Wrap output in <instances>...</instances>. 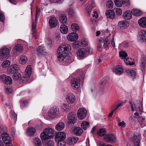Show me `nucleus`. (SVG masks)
<instances>
[{"mask_svg":"<svg viewBox=\"0 0 146 146\" xmlns=\"http://www.w3.org/2000/svg\"><path fill=\"white\" fill-rule=\"evenodd\" d=\"M70 46L68 45H63L60 46L58 48V58L59 61L63 60L68 54Z\"/></svg>","mask_w":146,"mask_h":146,"instance_id":"nucleus-1","label":"nucleus"},{"mask_svg":"<svg viewBox=\"0 0 146 146\" xmlns=\"http://www.w3.org/2000/svg\"><path fill=\"white\" fill-rule=\"evenodd\" d=\"M54 136V131L52 129L48 127L45 129L43 132L40 134V137L42 140L46 141L50 139Z\"/></svg>","mask_w":146,"mask_h":146,"instance_id":"nucleus-2","label":"nucleus"},{"mask_svg":"<svg viewBox=\"0 0 146 146\" xmlns=\"http://www.w3.org/2000/svg\"><path fill=\"white\" fill-rule=\"evenodd\" d=\"M83 80V78L80 77L73 79L71 81V85L72 88L74 90L78 89L80 87V82Z\"/></svg>","mask_w":146,"mask_h":146,"instance_id":"nucleus-3","label":"nucleus"},{"mask_svg":"<svg viewBox=\"0 0 146 146\" xmlns=\"http://www.w3.org/2000/svg\"><path fill=\"white\" fill-rule=\"evenodd\" d=\"M0 79L3 83L6 84L10 85L12 82L11 78L9 76H6L5 75L3 74L0 76Z\"/></svg>","mask_w":146,"mask_h":146,"instance_id":"nucleus-4","label":"nucleus"},{"mask_svg":"<svg viewBox=\"0 0 146 146\" xmlns=\"http://www.w3.org/2000/svg\"><path fill=\"white\" fill-rule=\"evenodd\" d=\"M87 114V111L83 108L79 109L77 112V117L79 119L82 120L85 117Z\"/></svg>","mask_w":146,"mask_h":146,"instance_id":"nucleus-5","label":"nucleus"},{"mask_svg":"<svg viewBox=\"0 0 146 146\" xmlns=\"http://www.w3.org/2000/svg\"><path fill=\"white\" fill-rule=\"evenodd\" d=\"M105 141L108 143H113L116 140L115 136L112 134H108L105 135L104 137Z\"/></svg>","mask_w":146,"mask_h":146,"instance_id":"nucleus-6","label":"nucleus"},{"mask_svg":"<svg viewBox=\"0 0 146 146\" xmlns=\"http://www.w3.org/2000/svg\"><path fill=\"white\" fill-rule=\"evenodd\" d=\"M87 51L84 48L79 49L77 52V55L80 59H83L87 56Z\"/></svg>","mask_w":146,"mask_h":146,"instance_id":"nucleus-7","label":"nucleus"},{"mask_svg":"<svg viewBox=\"0 0 146 146\" xmlns=\"http://www.w3.org/2000/svg\"><path fill=\"white\" fill-rule=\"evenodd\" d=\"M59 113V109L56 107H54L50 110L48 113V116L53 118L58 115Z\"/></svg>","mask_w":146,"mask_h":146,"instance_id":"nucleus-8","label":"nucleus"},{"mask_svg":"<svg viewBox=\"0 0 146 146\" xmlns=\"http://www.w3.org/2000/svg\"><path fill=\"white\" fill-rule=\"evenodd\" d=\"M66 138L65 133L63 132H59L57 133L55 136L56 141L65 140Z\"/></svg>","mask_w":146,"mask_h":146,"instance_id":"nucleus-9","label":"nucleus"},{"mask_svg":"<svg viewBox=\"0 0 146 146\" xmlns=\"http://www.w3.org/2000/svg\"><path fill=\"white\" fill-rule=\"evenodd\" d=\"M66 100L69 104H73L75 102L76 98L74 94L69 93L67 95Z\"/></svg>","mask_w":146,"mask_h":146,"instance_id":"nucleus-10","label":"nucleus"},{"mask_svg":"<svg viewBox=\"0 0 146 146\" xmlns=\"http://www.w3.org/2000/svg\"><path fill=\"white\" fill-rule=\"evenodd\" d=\"M2 138L4 142L7 144L10 143L11 141L9 135L6 132H4L1 135Z\"/></svg>","mask_w":146,"mask_h":146,"instance_id":"nucleus-11","label":"nucleus"},{"mask_svg":"<svg viewBox=\"0 0 146 146\" xmlns=\"http://www.w3.org/2000/svg\"><path fill=\"white\" fill-rule=\"evenodd\" d=\"M19 70L18 66L16 64L11 65L7 69L9 73L11 74H14L17 72Z\"/></svg>","mask_w":146,"mask_h":146,"instance_id":"nucleus-12","label":"nucleus"},{"mask_svg":"<svg viewBox=\"0 0 146 146\" xmlns=\"http://www.w3.org/2000/svg\"><path fill=\"white\" fill-rule=\"evenodd\" d=\"M130 141L133 143L134 146H139L140 139L138 135H134L131 139Z\"/></svg>","mask_w":146,"mask_h":146,"instance_id":"nucleus-13","label":"nucleus"},{"mask_svg":"<svg viewBox=\"0 0 146 146\" xmlns=\"http://www.w3.org/2000/svg\"><path fill=\"white\" fill-rule=\"evenodd\" d=\"M9 50L8 48H4L0 50V55L4 56L6 59H7L9 56Z\"/></svg>","mask_w":146,"mask_h":146,"instance_id":"nucleus-14","label":"nucleus"},{"mask_svg":"<svg viewBox=\"0 0 146 146\" xmlns=\"http://www.w3.org/2000/svg\"><path fill=\"white\" fill-rule=\"evenodd\" d=\"M49 24L51 28H55L57 26L58 20L56 17H52L49 19Z\"/></svg>","mask_w":146,"mask_h":146,"instance_id":"nucleus-15","label":"nucleus"},{"mask_svg":"<svg viewBox=\"0 0 146 146\" xmlns=\"http://www.w3.org/2000/svg\"><path fill=\"white\" fill-rule=\"evenodd\" d=\"M67 38L69 41L73 42L78 39V36L76 33H72L68 34Z\"/></svg>","mask_w":146,"mask_h":146,"instance_id":"nucleus-16","label":"nucleus"},{"mask_svg":"<svg viewBox=\"0 0 146 146\" xmlns=\"http://www.w3.org/2000/svg\"><path fill=\"white\" fill-rule=\"evenodd\" d=\"M135 110L137 112H140L142 110V103L139 100H137L134 104ZM135 111V110H134Z\"/></svg>","mask_w":146,"mask_h":146,"instance_id":"nucleus-17","label":"nucleus"},{"mask_svg":"<svg viewBox=\"0 0 146 146\" xmlns=\"http://www.w3.org/2000/svg\"><path fill=\"white\" fill-rule=\"evenodd\" d=\"M78 138L76 137H72L68 138L67 141V144L71 145L75 144L78 140Z\"/></svg>","mask_w":146,"mask_h":146,"instance_id":"nucleus-18","label":"nucleus"},{"mask_svg":"<svg viewBox=\"0 0 146 146\" xmlns=\"http://www.w3.org/2000/svg\"><path fill=\"white\" fill-rule=\"evenodd\" d=\"M36 53L45 55L46 54V50L44 46L40 45L38 46L36 48Z\"/></svg>","mask_w":146,"mask_h":146,"instance_id":"nucleus-19","label":"nucleus"},{"mask_svg":"<svg viewBox=\"0 0 146 146\" xmlns=\"http://www.w3.org/2000/svg\"><path fill=\"white\" fill-rule=\"evenodd\" d=\"M105 14L107 17L110 19H113L115 16V12L112 10H109L108 11H106Z\"/></svg>","mask_w":146,"mask_h":146,"instance_id":"nucleus-20","label":"nucleus"},{"mask_svg":"<svg viewBox=\"0 0 146 146\" xmlns=\"http://www.w3.org/2000/svg\"><path fill=\"white\" fill-rule=\"evenodd\" d=\"M113 72L117 74H121L123 72V69L120 65L116 66L114 68Z\"/></svg>","mask_w":146,"mask_h":146,"instance_id":"nucleus-21","label":"nucleus"},{"mask_svg":"<svg viewBox=\"0 0 146 146\" xmlns=\"http://www.w3.org/2000/svg\"><path fill=\"white\" fill-rule=\"evenodd\" d=\"M69 122L71 124H73L75 123L76 121L75 119L74 114L72 113H69L67 116Z\"/></svg>","mask_w":146,"mask_h":146,"instance_id":"nucleus-22","label":"nucleus"},{"mask_svg":"<svg viewBox=\"0 0 146 146\" xmlns=\"http://www.w3.org/2000/svg\"><path fill=\"white\" fill-rule=\"evenodd\" d=\"M140 68L142 71L145 69L146 64V59L144 56H142L141 58Z\"/></svg>","mask_w":146,"mask_h":146,"instance_id":"nucleus-23","label":"nucleus"},{"mask_svg":"<svg viewBox=\"0 0 146 146\" xmlns=\"http://www.w3.org/2000/svg\"><path fill=\"white\" fill-rule=\"evenodd\" d=\"M139 25L143 27H146V17H143L140 19L138 20Z\"/></svg>","mask_w":146,"mask_h":146,"instance_id":"nucleus-24","label":"nucleus"},{"mask_svg":"<svg viewBox=\"0 0 146 146\" xmlns=\"http://www.w3.org/2000/svg\"><path fill=\"white\" fill-rule=\"evenodd\" d=\"M110 36H108L105 38L104 40L103 39L101 40L102 41V42L103 44V47L104 48H106L107 47L108 45L110 44Z\"/></svg>","mask_w":146,"mask_h":146,"instance_id":"nucleus-25","label":"nucleus"},{"mask_svg":"<svg viewBox=\"0 0 146 146\" xmlns=\"http://www.w3.org/2000/svg\"><path fill=\"white\" fill-rule=\"evenodd\" d=\"M74 133L77 136L81 135L82 133L83 130L81 128L77 127L75 128L73 131Z\"/></svg>","mask_w":146,"mask_h":146,"instance_id":"nucleus-26","label":"nucleus"},{"mask_svg":"<svg viewBox=\"0 0 146 146\" xmlns=\"http://www.w3.org/2000/svg\"><path fill=\"white\" fill-rule=\"evenodd\" d=\"M131 13L129 10H127L125 11L123 15L124 19L126 20H129L132 17Z\"/></svg>","mask_w":146,"mask_h":146,"instance_id":"nucleus-27","label":"nucleus"},{"mask_svg":"<svg viewBox=\"0 0 146 146\" xmlns=\"http://www.w3.org/2000/svg\"><path fill=\"white\" fill-rule=\"evenodd\" d=\"M139 34L141 40L143 41H146V31L141 30L139 32Z\"/></svg>","mask_w":146,"mask_h":146,"instance_id":"nucleus-28","label":"nucleus"},{"mask_svg":"<svg viewBox=\"0 0 146 146\" xmlns=\"http://www.w3.org/2000/svg\"><path fill=\"white\" fill-rule=\"evenodd\" d=\"M36 22H33L32 23V35L35 38H37V36L36 34Z\"/></svg>","mask_w":146,"mask_h":146,"instance_id":"nucleus-29","label":"nucleus"},{"mask_svg":"<svg viewBox=\"0 0 146 146\" xmlns=\"http://www.w3.org/2000/svg\"><path fill=\"white\" fill-rule=\"evenodd\" d=\"M32 73V68L31 65H28L25 70V76L28 78H29Z\"/></svg>","mask_w":146,"mask_h":146,"instance_id":"nucleus-30","label":"nucleus"},{"mask_svg":"<svg viewBox=\"0 0 146 146\" xmlns=\"http://www.w3.org/2000/svg\"><path fill=\"white\" fill-rule=\"evenodd\" d=\"M65 125L63 122H60L57 123L55 126V129L58 131L62 130L64 128Z\"/></svg>","mask_w":146,"mask_h":146,"instance_id":"nucleus-31","label":"nucleus"},{"mask_svg":"<svg viewBox=\"0 0 146 146\" xmlns=\"http://www.w3.org/2000/svg\"><path fill=\"white\" fill-rule=\"evenodd\" d=\"M60 22L63 24H65L67 22V17L64 14H62L59 17Z\"/></svg>","mask_w":146,"mask_h":146,"instance_id":"nucleus-32","label":"nucleus"},{"mask_svg":"<svg viewBox=\"0 0 146 146\" xmlns=\"http://www.w3.org/2000/svg\"><path fill=\"white\" fill-rule=\"evenodd\" d=\"M35 129L33 127H29L27 130V134L29 136L33 135L35 133Z\"/></svg>","mask_w":146,"mask_h":146,"instance_id":"nucleus-33","label":"nucleus"},{"mask_svg":"<svg viewBox=\"0 0 146 146\" xmlns=\"http://www.w3.org/2000/svg\"><path fill=\"white\" fill-rule=\"evenodd\" d=\"M65 25H61L60 28V31L63 34H67L68 31L67 27Z\"/></svg>","mask_w":146,"mask_h":146,"instance_id":"nucleus-34","label":"nucleus"},{"mask_svg":"<svg viewBox=\"0 0 146 146\" xmlns=\"http://www.w3.org/2000/svg\"><path fill=\"white\" fill-rule=\"evenodd\" d=\"M129 25V23L126 21H121L119 23V27L122 29L126 28Z\"/></svg>","mask_w":146,"mask_h":146,"instance_id":"nucleus-35","label":"nucleus"},{"mask_svg":"<svg viewBox=\"0 0 146 146\" xmlns=\"http://www.w3.org/2000/svg\"><path fill=\"white\" fill-rule=\"evenodd\" d=\"M81 126L83 129L86 130L90 127L89 123L86 121H84L82 123Z\"/></svg>","mask_w":146,"mask_h":146,"instance_id":"nucleus-36","label":"nucleus"},{"mask_svg":"<svg viewBox=\"0 0 146 146\" xmlns=\"http://www.w3.org/2000/svg\"><path fill=\"white\" fill-rule=\"evenodd\" d=\"M126 71L127 75L133 77H134L136 75V73L135 72L131 69H127Z\"/></svg>","mask_w":146,"mask_h":146,"instance_id":"nucleus-37","label":"nucleus"},{"mask_svg":"<svg viewBox=\"0 0 146 146\" xmlns=\"http://www.w3.org/2000/svg\"><path fill=\"white\" fill-rule=\"evenodd\" d=\"M131 13L133 15L137 16H140L142 13V12L140 10L135 9H133Z\"/></svg>","mask_w":146,"mask_h":146,"instance_id":"nucleus-38","label":"nucleus"},{"mask_svg":"<svg viewBox=\"0 0 146 146\" xmlns=\"http://www.w3.org/2000/svg\"><path fill=\"white\" fill-rule=\"evenodd\" d=\"M33 141L35 146H42L41 141L39 138H35Z\"/></svg>","mask_w":146,"mask_h":146,"instance_id":"nucleus-39","label":"nucleus"},{"mask_svg":"<svg viewBox=\"0 0 146 146\" xmlns=\"http://www.w3.org/2000/svg\"><path fill=\"white\" fill-rule=\"evenodd\" d=\"M106 133L105 129L102 128L99 130L97 132V134L100 136H104Z\"/></svg>","mask_w":146,"mask_h":146,"instance_id":"nucleus-40","label":"nucleus"},{"mask_svg":"<svg viewBox=\"0 0 146 146\" xmlns=\"http://www.w3.org/2000/svg\"><path fill=\"white\" fill-rule=\"evenodd\" d=\"M137 120L141 125H142L144 126L145 123V118L142 116H139Z\"/></svg>","mask_w":146,"mask_h":146,"instance_id":"nucleus-41","label":"nucleus"},{"mask_svg":"<svg viewBox=\"0 0 146 146\" xmlns=\"http://www.w3.org/2000/svg\"><path fill=\"white\" fill-rule=\"evenodd\" d=\"M27 61V59L26 57L25 56H22L20 59L19 62L20 64H24Z\"/></svg>","mask_w":146,"mask_h":146,"instance_id":"nucleus-42","label":"nucleus"},{"mask_svg":"<svg viewBox=\"0 0 146 146\" xmlns=\"http://www.w3.org/2000/svg\"><path fill=\"white\" fill-rule=\"evenodd\" d=\"M22 50V46L21 45L18 44L16 46L15 48L13 50V51L14 52H21Z\"/></svg>","mask_w":146,"mask_h":146,"instance_id":"nucleus-43","label":"nucleus"},{"mask_svg":"<svg viewBox=\"0 0 146 146\" xmlns=\"http://www.w3.org/2000/svg\"><path fill=\"white\" fill-rule=\"evenodd\" d=\"M71 28L73 31L75 32L79 31V26L76 23L72 24L71 26Z\"/></svg>","mask_w":146,"mask_h":146,"instance_id":"nucleus-44","label":"nucleus"},{"mask_svg":"<svg viewBox=\"0 0 146 146\" xmlns=\"http://www.w3.org/2000/svg\"><path fill=\"white\" fill-rule=\"evenodd\" d=\"M69 109V106L68 105L63 104L61 107V109L62 110L65 112L68 111V110Z\"/></svg>","mask_w":146,"mask_h":146,"instance_id":"nucleus-45","label":"nucleus"},{"mask_svg":"<svg viewBox=\"0 0 146 146\" xmlns=\"http://www.w3.org/2000/svg\"><path fill=\"white\" fill-rule=\"evenodd\" d=\"M119 55L121 58L125 59L127 55L125 52L121 51L119 52Z\"/></svg>","mask_w":146,"mask_h":146,"instance_id":"nucleus-46","label":"nucleus"},{"mask_svg":"<svg viewBox=\"0 0 146 146\" xmlns=\"http://www.w3.org/2000/svg\"><path fill=\"white\" fill-rule=\"evenodd\" d=\"M15 74L13 76V79L14 80L17 81V80H20L21 79L20 78L21 77V74L20 73H17Z\"/></svg>","mask_w":146,"mask_h":146,"instance_id":"nucleus-47","label":"nucleus"},{"mask_svg":"<svg viewBox=\"0 0 146 146\" xmlns=\"http://www.w3.org/2000/svg\"><path fill=\"white\" fill-rule=\"evenodd\" d=\"M114 2L116 6L118 7H121L123 3L122 0H114Z\"/></svg>","mask_w":146,"mask_h":146,"instance_id":"nucleus-48","label":"nucleus"},{"mask_svg":"<svg viewBox=\"0 0 146 146\" xmlns=\"http://www.w3.org/2000/svg\"><path fill=\"white\" fill-rule=\"evenodd\" d=\"M10 62L9 60H6L4 61L2 64V66L4 68L7 67L10 64Z\"/></svg>","mask_w":146,"mask_h":146,"instance_id":"nucleus-49","label":"nucleus"},{"mask_svg":"<svg viewBox=\"0 0 146 146\" xmlns=\"http://www.w3.org/2000/svg\"><path fill=\"white\" fill-rule=\"evenodd\" d=\"M57 141L58 142L57 146H65L66 143L64 141V140L58 141Z\"/></svg>","mask_w":146,"mask_h":146,"instance_id":"nucleus-50","label":"nucleus"},{"mask_svg":"<svg viewBox=\"0 0 146 146\" xmlns=\"http://www.w3.org/2000/svg\"><path fill=\"white\" fill-rule=\"evenodd\" d=\"M107 6L109 8H112L113 6V3L111 0H109L107 3Z\"/></svg>","mask_w":146,"mask_h":146,"instance_id":"nucleus-51","label":"nucleus"},{"mask_svg":"<svg viewBox=\"0 0 146 146\" xmlns=\"http://www.w3.org/2000/svg\"><path fill=\"white\" fill-rule=\"evenodd\" d=\"M46 143L47 146H54V141L51 140L48 141Z\"/></svg>","mask_w":146,"mask_h":146,"instance_id":"nucleus-52","label":"nucleus"},{"mask_svg":"<svg viewBox=\"0 0 146 146\" xmlns=\"http://www.w3.org/2000/svg\"><path fill=\"white\" fill-rule=\"evenodd\" d=\"M115 11L116 14L118 15H120L122 13V10L120 8H117L115 9Z\"/></svg>","mask_w":146,"mask_h":146,"instance_id":"nucleus-53","label":"nucleus"},{"mask_svg":"<svg viewBox=\"0 0 146 146\" xmlns=\"http://www.w3.org/2000/svg\"><path fill=\"white\" fill-rule=\"evenodd\" d=\"M11 119L13 120V121L15 122L17 119V115L15 113H11Z\"/></svg>","mask_w":146,"mask_h":146,"instance_id":"nucleus-54","label":"nucleus"},{"mask_svg":"<svg viewBox=\"0 0 146 146\" xmlns=\"http://www.w3.org/2000/svg\"><path fill=\"white\" fill-rule=\"evenodd\" d=\"M129 58L128 59H125L124 60V62L127 65H133L135 64V63L134 62H131L129 61L128 60H129Z\"/></svg>","mask_w":146,"mask_h":146,"instance_id":"nucleus-55","label":"nucleus"},{"mask_svg":"<svg viewBox=\"0 0 146 146\" xmlns=\"http://www.w3.org/2000/svg\"><path fill=\"white\" fill-rule=\"evenodd\" d=\"M95 7L94 5H92V6L89 5L86 8V9L89 13H90L92 11V8H94Z\"/></svg>","mask_w":146,"mask_h":146,"instance_id":"nucleus-56","label":"nucleus"},{"mask_svg":"<svg viewBox=\"0 0 146 146\" xmlns=\"http://www.w3.org/2000/svg\"><path fill=\"white\" fill-rule=\"evenodd\" d=\"M74 13V10L72 9H70L69 11L68 14L71 17L73 15Z\"/></svg>","mask_w":146,"mask_h":146,"instance_id":"nucleus-57","label":"nucleus"},{"mask_svg":"<svg viewBox=\"0 0 146 146\" xmlns=\"http://www.w3.org/2000/svg\"><path fill=\"white\" fill-rule=\"evenodd\" d=\"M5 91L7 93L9 94L11 92L12 90L10 88L6 87H5Z\"/></svg>","mask_w":146,"mask_h":146,"instance_id":"nucleus-58","label":"nucleus"},{"mask_svg":"<svg viewBox=\"0 0 146 146\" xmlns=\"http://www.w3.org/2000/svg\"><path fill=\"white\" fill-rule=\"evenodd\" d=\"M4 16L2 13L0 12V21H4Z\"/></svg>","mask_w":146,"mask_h":146,"instance_id":"nucleus-59","label":"nucleus"},{"mask_svg":"<svg viewBox=\"0 0 146 146\" xmlns=\"http://www.w3.org/2000/svg\"><path fill=\"white\" fill-rule=\"evenodd\" d=\"M123 46L125 48H127L129 46V44L128 42H123L122 44Z\"/></svg>","mask_w":146,"mask_h":146,"instance_id":"nucleus-60","label":"nucleus"},{"mask_svg":"<svg viewBox=\"0 0 146 146\" xmlns=\"http://www.w3.org/2000/svg\"><path fill=\"white\" fill-rule=\"evenodd\" d=\"M81 44L83 46H86L88 45V43L87 42L86 40H84L82 41Z\"/></svg>","mask_w":146,"mask_h":146,"instance_id":"nucleus-61","label":"nucleus"},{"mask_svg":"<svg viewBox=\"0 0 146 146\" xmlns=\"http://www.w3.org/2000/svg\"><path fill=\"white\" fill-rule=\"evenodd\" d=\"M118 125L119 126H121L122 127H124L125 125V123L124 121H123L122 122L119 123Z\"/></svg>","mask_w":146,"mask_h":146,"instance_id":"nucleus-62","label":"nucleus"},{"mask_svg":"<svg viewBox=\"0 0 146 146\" xmlns=\"http://www.w3.org/2000/svg\"><path fill=\"white\" fill-rule=\"evenodd\" d=\"M122 106V103H121L119 104L117 106H116V107L114 109V110H118V109H119V108H120V107L121 106Z\"/></svg>","mask_w":146,"mask_h":146,"instance_id":"nucleus-63","label":"nucleus"},{"mask_svg":"<svg viewBox=\"0 0 146 146\" xmlns=\"http://www.w3.org/2000/svg\"><path fill=\"white\" fill-rule=\"evenodd\" d=\"M92 16L93 17H95L96 18L98 17V13L96 11H94V14Z\"/></svg>","mask_w":146,"mask_h":146,"instance_id":"nucleus-64","label":"nucleus"}]
</instances>
